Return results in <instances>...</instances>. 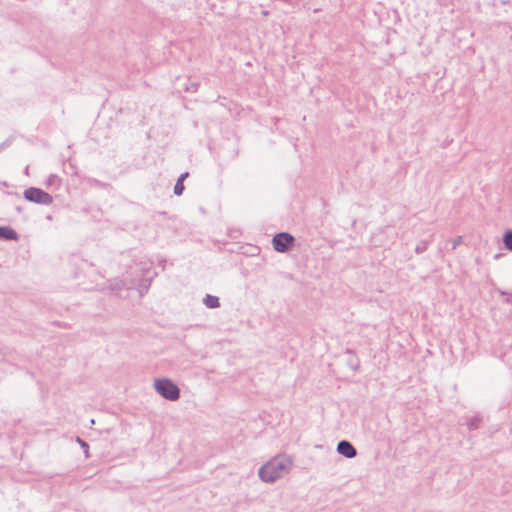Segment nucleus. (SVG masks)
<instances>
[{"mask_svg":"<svg viewBox=\"0 0 512 512\" xmlns=\"http://www.w3.org/2000/svg\"><path fill=\"white\" fill-rule=\"evenodd\" d=\"M293 462L285 456H277L262 465L258 471L259 478L266 483H273L288 474Z\"/></svg>","mask_w":512,"mask_h":512,"instance_id":"obj_1","label":"nucleus"},{"mask_svg":"<svg viewBox=\"0 0 512 512\" xmlns=\"http://www.w3.org/2000/svg\"><path fill=\"white\" fill-rule=\"evenodd\" d=\"M154 389L156 392L169 401H177L180 398V389L168 378L154 380Z\"/></svg>","mask_w":512,"mask_h":512,"instance_id":"obj_2","label":"nucleus"},{"mask_svg":"<svg viewBox=\"0 0 512 512\" xmlns=\"http://www.w3.org/2000/svg\"><path fill=\"white\" fill-rule=\"evenodd\" d=\"M24 197L30 202H34L42 205H50L53 202V198L50 194L43 191L42 189L30 187L24 191Z\"/></svg>","mask_w":512,"mask_h":512,"instance_id":"obj_3","label":"nucleus"},{"mask_svg":"<svg viewBox=\"0 0 512 512\" xmlns=\"http://www.w3.org/2000/svg\"><path fill=\"white\" fill-rule=\"evenodd\" d=\"M294 241L295 239L291 234L281 232L273 237L272 244L277 252L285 253L292 247Z\"/></svg>","mask_w":512,"mask_h":512,"instance_id":"obj_4","label":"nucleus"},{"mask_svg":"<svg viewBox=\"0 0 512 512\" xmlns=\"http://www.w3.org/2000/svg\"><path fill=\"white\" fill-rule=\"evenodd\" d=\"M337 452L346 458H354L357 455L355 447L347 440H341L337 444Z\"/></svg>","mask_w":512,"mask_h":512,"instance_id":"obj_5","label":"nucleus"},{"mask_svg":"<svg viewBox=\"0 0 512 512\" xmlns=\"http://www.w3.org/2000/svg\"><path fill=\"white\" fill-rule=\"evenodd\" d=\"M0 238L5 240H18V234L16 231L8 226H0Z\"/></svg>","mask_w":512,"mask_h":512,"instance_id":"obj_6","label":"nucleus"},{"mask_svg":"<svg viewBox=\"0 0 512 512\" xmlns=\"http://www.w3.org/2000/svg\"><path fill=\"white\" fill-rule=\"evenodd\" d=\"M203 303L206 307L208 308H218L220 306V301H219V298L217 296H213V295H210V294H207L204 299H203Z\"/></svg>","mask_w":512,"mask_h":512,"instance_id":"obj_7","label":"nucleus"},{"mask_svg":"<svg viewBox=\"0 0 512 512\" xmlns=\"http://www.w3.org/2000/svg\"><path fill=\"white\" fill-rule=\"evenodd\" d=\"M481 422H482V417L480 415H475V416L469 418L466 421V424H467L469 430H476L480 427Z\"/></svg>","mask_w":512,"mask_h":512,"instance_id":"obj_8","label":"nucleus"},{"mask_svg":"<svg viewBox=\"0 0 512 512\" xmlns=\"http://www.w3.org/2000/svg\"><path fill=\"white\" fill-rule=\"evenodd\" d=\"M346 353L349 355V358L347 360L349 367L354 371L358 370V368H359L358 358L350 350H347Z\"/></svg>","mask_w":512,"mask_h":512,"instance_id":"obj_9","label":"nucleus"},{"mask_svg":"<svg viewBox=\"0 0 512 512\" xmlns=\"http://www.w3.org/2000/svg\"><path fill=\"white\" fill-rule=\"evenodd\" d=\"M503 242H504V245L505 247L512 251V230H509L505 233L504 237H503Z\"/></svg>","mask_w":512,"mask_h":512,"instance_id":"obj_10","label":"nucleus"},{"mask_svg":"<svg viewBox=\"0 0 512 512\" xmlns=\"http://www.w3.org/2000/svg\"><path fill=\"white\" fill-rule=\"evenodd\" d=\"M430 242H431V240H423V241H420V242L416 245V247H415V251H416V253H418V254L423 253V252L427 249V247H428V245H429V243H430Z\"/></svg>","mask_w":512,"mask_h":512,"instance_id":"obj_11","label":"nucleus"},{"mask_svg":"<svg viewBox=\"0 0 512 512\" xmlns=\"http://www.w3.org/2000/svg\"><path fill=\"white\" fill-rule=\"evenodd\" d=\"M125 286V283L122 280L115 279L113 283H111L110 287L114 291L121 290Z\"/></svg>","mask_w":512,"mask_h":512,"instance_id":"obj_12","label":"nucleus"},{"mask_svg":"<svg viewBox=\"0 0 512 512\" xmlns=\"http://www.w3.org/2000/svg\"><path fill=\"white\" fill-rule=\"evenodd\" d=\"M183 191H184L183 183L180 181H177L174 186V194L177 196H180V195H182Z\"/></svg>","mask_w":512,"mask_h":512,"instance_id":"obj_13","label":"nucleus"},{"mask_svg":"<svg viewBox=\"0 0 512 512\" xmlns=\"http://www.w3.org/2000/svg\"><path fill=\"white\" fill-rule=\"evenodd\" d=\"M77 442L84 449L86 457H88V449H89L88 444L84 440H82L80 437H77Z\"/></svg>","mask_w":512,"mask_h":512,"instance_id":"obj_14","label":"nucleus"},{"mask_svg":"<svg viewBox=\"0 0 512 512\" xmlns=\"http://www.w3.org/2000/svg\"><path fill=\"white\" fill-rule=\"evenodd\" d=\"M150 286V281L148 280H144L141 284H140V292L142 293L143 290H147L148 287Z\"/></svg>","mask_w":512,"mask_h":512,"instance_id":"obj_15","label":"nucleus"},{"mask_svg":"<svg viewBox=\"0 0 512 512\" xmlns=\"http://www.w3.org/2000/svg\"><path fill=\"white\" fill-rule=\"evenodd\" d=\"M462 242V237L459 236L453 241L452 248L455 249Z\"/></svg>","mask_w":512,"mask_h":512,"instance_id":"obj_16","label":"nucleus"},{"mask_svg":"<svg viewBox=\"0 0 512 512\" xmlns=\"http://www.w3.org/2000/svg\"><path fill=\"white\" fill-rule=\"evenodd\" d=\"M187 176H188V172L182 173V174L179 176V178H178V180H177V181H180V182H182V183H183V181L186 179V177H187Z\"/></svg>","mask_w":512,"mask_h":512,"instance_id":"obj_17","label":"nucleus"},{"mask_svg":"<svg viewBox=\"0 0 512 512\" xmlns=\"http://www.w3.org/2000/svg\"><path fill=\"white\" fill-rule=\"evenodd\" d=\"M57 180H58V177H57V176H55V175H52V176L50 177V182L57 181Z\"/></svg>","mask_w":512,"mask_h":512,"instance_id":"obj_18","label":"nucleus"},{"mask_svg":"<svg viewBox=\"0 0 512 512\" xmlns=\"http://www.w3.org/2000/svg\"><path fill=\"white\" fill-rule=\"evenodd\" d=\"M4 145H5V143H2V144L0 145V151L4 148Z\"/></svg>","mask_w":512,"mask_h":512,"instance_id":"obj_19","label":"nucleus"}]
</instances>
